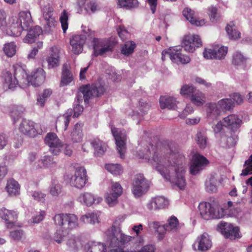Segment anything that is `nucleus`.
<instances>
[{
  "instance_id": "nucleus-21",
  "label": "nucleus",
  "mask_w": 252,
  "mask_h": 252,
  "mask_svg": "<svg viewBox=\"0 0 252 252\" xmlns=\"http://www.w3.org/2000/svg\"><path fill=\"white\" fill-rule=\"evenodd\" d=\"M60 51L57 47H52L50 49L49 55L46 58L49 68L58 67L60 64Z\"/></svg>"
},
{
  "instance_id": "nucleus-36",
  "label": "nucleus",
  "mask_w": 252,
  "mask_h": 252,
  "mask_svg": "<svg viewBox=\"0 0 252 252\" xmlns=\"http://www.w3.org/2000/svg\"><path fill=\"white\" fill-rule=\"evenodd\" d=\"M118 5L126 10H131L138 7L139 2L137 0H118Z\"/></svg>"
},
{
  "instance_id": "nucleus-14",
  "label": "nucleus",
  "mask_w": 252,
  "mask_h": 252,
  "mask_svg": "<svg viewBox=\"0 0 252 252\" xmlns=\"http://www.w3.org/2000/svg\"><path fill=\"white\" fill-rule=\"evenodd\" d=\"M87 180L86 169L84 167H79L76 168L74 175L71 177L70 184L76 188L82 189L86 185Z\"/></svg>"
},
{
  "instance_id": "nucleus-7",
  "label": "nucleus",
  "mask_w": 252,
  "mask_h": 252,
  "mask_svg": "<svg viewBox=\"0 0 252 252\" xmlns=\"http://www.w3.org/2000/svg\"><path fill=\"white\" fill-rule=\"evenodd\" d=\"M19 131L25 135L30 137H35L42 133L43 130L39 124L33 122L23 120L19 127Z\"/></svg>"
},
{
  "instance_id": "nucleus-1",
  "label": "nucleus",
  "mask_w": 252,
  "mask_h": 252,
  "mask_svg": "<svg viewBox=\"0 0 252 252\" xmlns=\"http://www.w3.org/2000/svg\"><path fill=\"white\" fill-rule=\"evenodd\" d=\"M147 148L145 153L139 151L137 157L147 160L167 181L184 189L186 186L183 175L184 156L172 143L159 142L155 146L149 144Z\"/></svg>"
},
{
  "instance_id": "nucleus-46",
  "label": "nucleus",
  "mask_w": 252,
  "mask_h": 252,
  "mask_svg": "<svg viewBox=\"0 0 252 252\" xmlns=\"http://www.w3.org/2000/svg\"><path fill=\"white\" fill-rule=\"evenodd\" d=\"M16 46L13 42L5 44L3 47V51L8 57H13L16 53Z\"/></svg>"
},
{
  "instance_id": "nucleus-22",
  "label": "nucleus",
  "mask_w": 252,
  "mask_h": 252,
  "mask_svg": "<svg viewBox=\"0 0 252 252\" xmlns=\"http://www.w3.org/2000/svg\"><path fill=\"white\" fill-rule=\"evenodd\" d=\"M182 47L175 46L173 47L174 55L172 57V62L176 63L187 64L190 61L189 57L181 53Z\"/></svg>"
},
{
  "instance_id": "nucleus-47",
  "label": "nucleus",
  "mask_w": 252,
  "mask_h": 252,
  "mask_svg": "<svg viewBox=\"0 0 252 252\" xmlns=\"http://www.w3.org/2000/svg\"><path fill=\"white\" fill-rule=\"evenodd\" d=\"M245 167L242 171L241 176H247L252 174V154L250 156L249 158L246 160L244 164Z\"/></svg>"
},
{
  "instance_id": "nucleus-12",
  "label": "nucleus",
  "mask_w": 252,
  "mask_h": 252,
  "mask_svg": "<svg viewBox=\"0 0 252 252\" xmlns=\"http://www.w3.org/2000/svg\"><path fill=\"white\" fill-rule=\"evenodd\" d=\"M182 44L185 50L189 52L193 53L196 48L200 47L202 42L200 36L195 34H188L185 35Z\"/></svg>"
},
{
  "instance_id": "nucleus-61",
  "label": "nucleus",
  "mask_w": 252,
  "mask_h": 252,
  "mask_svg": "<svg viewBox=\"0 0 252 252\" xmlns=\"http://www.w3.org/2000/svg\"><path fill=\"white\" fill-rule=\"evenodd\" d=\"M119 195H116L113 193L108 194L106 197V201L109 206H112L116 204L117 198Z\"/></svg>"
},
{
  "instance_id": "nucleus-6",
  "label": "nucleus",
  "mask_w": 252,
  "mask_h": 252,
  "mask_svg": "<svg viewBox=\"0 0 252 252\" xmlns=\"http://www.w3.org/2000/svg\"><path fill=\"white\" fill-rule=\"evenodd\" d=\"M107 244L111 247H121L131 241L132 237L123 233L121 229L106 234Z\"/></svg>"
},
{
  "instance_id": "nucleus-56",
  "label": "nucleus",
  "mask_w": 252,
  "mask_h": 252,
  "mask_svg": "<svg viewBox=\"0 0 252 252\" xmlns=\"http://www.w3.org/2000/svg\"><path fill=\"white\" fill-rule=\"evenodd\" d=\"M10 237L13 240L19 241L24 237V233L22 229H17L10 232Z\"/></svg>"
},
{
  "instance_id": "nucleus-41",
  "label": "nucleus",
  "mask_w": 252,
  "mask_h": 252,
  "mask_svg": "<svg viewBox=\"0 0 252 252\" xmlns=\"http://www.w3.org/2000/svg\"><path fill=\"white\" fill-rule=\"evenodd\" d=\"M205 95L204 94L199 91L195 92L191 97L190 100L192 103L196 106H201L205 102Z\"/></svg>"
},
{
  "instance_id": "nucleus-35",
  "label": "nucleus",
  "mask_w": 252,
  "mask_h": 252,
  "mask_svg": "<svg viewBox=\"0 0 252 252\" xmlns=\"http://www.w3.org/2000/svg\"><path fill=\"white\" fill-rule=\"evenodd\" d=\"M5 189L9 194L15 195L19 191L20 186L16 181L14 179H10L7 181Z\"/></svg>"
},
{
  "instance_id": "nucleus-9",
  "label": "nucleus",
  "mask_w": 252,
  "mask_h": 252,
  "mask_svg": "<svg viewBox=\"0 0 252 252\" xmlns=\"http://www.w3.org/2000/svg\"><path fill=\"white\" fill-rule=\"evenodd\" d=\"M149 188L148 181L143 175L139 174L134 176L132 184V192L135 197H140L147 191Z\"/></svg>"
},
{
  "instance_id": "nucleus-62",
  "label": "nucleus",
  "mask_w": 252,
  "mask_h": 252,
  "mask_svg": "<svg viewBox=\"0 0 252 252\" xmlns=\"http://www.w3.org/2000/svg\"><path fill=\"white\" fill-rule=\"evenodd\" d=\"M112 190L113 193L120 196L123 192V188L121 185L118 182L113 183Z\"/></svg>"
},
{
  "instance_id": "nucleus-3",
  "label": "nucleus",
  "mask_w": 252,
  "mask_h": 252,
  "mask_svg": "<svg viewBox=\"0 0 252 252\" xmlns=\"http://www.w3.org/2000/svg\"><path fill=\"white\" fill-rule=\"evenodd\" d=\"M32 20L29 11H21L18 17L12 16L8 21V27L14 36H19L23 31L28 30L32 25Z\"/></svg>"
},
{
  "instance_id": "nucleus-15",
  "label": "nucleus",
  "mask_w": 252,
  "mask_h": 252,
  "mask_svg": "<svg viewBox=\"0 0 252 252\" xmlns=\"http://www.w3.org/2000/svg\"><path fill=\"white\" fill-rule=\"evenodd\" d=\"M208 164L209 161L205 157L199 154L194 155L192 157L189 167L190 174L196 175Z\"/></svg>"
},
{
  "instance_id": "nucleus-29",
  "label": "nucleus",
  "mask_w": 252,
  "mask_h": 252,
  "mask_svg": "<svg viewBox=\"0 0 252 252\" xmlns=\"http://www.w3.org/2000/svg\"><path fill=\"white\" fill-rule=\"evenodd\" d=\"M53 9L52 7H48L44 9L43 17L45 21L46 25L49 28V30H51L52 28H54L56 21L53 16Z\"/></svg>"
},
{
  "instance_id": "nucleus-53",
  "label": "nucleus",
  "mask_w": 252,
  "mask_h": 252,
  "mask_svg": "<svg viewBox=\"0 0 252 252\" xmlns=\"http://www.w3.org/2000/svg\"><path fill=\"white\" fill-rule=\"evenodd\" d=\"M246 58L240 52H236L233 54L232 63L234 65H240L246 61Z\"/></svg>"
},
{
  "instance_id": "nucleus-59",
  "label": "nucleus",
  "mask_w": 252,
  "mask_h": 252,
  "mask_svg": "<svg viewBox=\"0 0 252 252\" xmlns=\"http://www.w3.org/2000/svg\"><path fill=\"white\" fill-rule=\"evenodd\" d=\"M228 51L227 47L222 46L218 50H215V59L221 60L226 56Z\"/></svg>"
},
{
  "instance_id": "nucleus-38",
  "label": "nucleus",
  "mask_w": 252,
  "mask_h": 252,
  "mask_svg": "<svg viewBox=\"0 0 252 252\" xmlns=\"http://www.w3.org/2000/svg\"><path fill=\"white\" fill-rule=\"evenodd\" d=\"M125 219V215H120L118 216L113 222L111 227L106 231V234H109L111 232H115L116 231H117L119 229H121L120 226L122 223L124 221Z\"/></svg>"
},
{
  "instance_id": "nucleus-11",
  "label": "nucleus",
  "mask_w": 252,
  "mask_h": 252,
  "mask_svg": "<svg viewBox=\"0 0 252 252\" xmlns=\"http://www.w3.org/2000/svg\"><path fill=\"white\" fill-rule=\"evenodd\" d=\"M44 141L46 144L49 146V151L54 155H58L63 146L57 134L53 132L47 133L45 137Z\"/></svg>"
},
{
  "instance_id": "nucleus-31",
  "label": "nucleus",
  "mask_w": 252,
  "mask_h": 252,
  "mask_svg": "<svg viewBox=\"0 0 252 252\" xmlns=\"http://www.w3.org/2000/svg\"><path fill=\"white\" fill-rule=\"evenodd\" d=\"M3 88L6 90H12L16 87L17 81L12 78V73L6 71L3 73L2 76Z\"/></svg>"
},
{
  "instance_id": "nucleus-26",
  "label": "nucleus",
  "mask_w": 252,
  "mask_h": 252,
  "mask_svg": "<svg viewBox=\"0 0 252 252\" xmlns=\"http://www.w3.org/2000/svg\"><path fill=\"white\" fill-rule=\"evenodd\" d=\"M83 124L82 123H76L70 133V138L74 143L80 142L82 141L83 137L82 129Z\"/></svg>"
},
{
  "instance_id": "nucleus-10",
  "label": "nucleus",
  "mask_w": 252,
  "mask_h": 252,
  "mask_svg": "<svg viewBox=\"0 0 252 252\" xmlns=\"http://www.w3.org/2000/svg\"><path fill=\"white\" fill-rule=\"evenodd\" d=\"M94 55L95 57L102 56L108 52H112L114 45L110 41L106 39L94 38L93 40Z\"/></svg>"
},
{
  "instance_id": "nucleus-49",
  "label": "nucleus",
  "mask_w": 252,
  "mask_h": 252,
  "mask_svg": "<svg viewBox=\"0 0 252 252\" xmlns=\"http://www.w3.org/2000/svg\"><path fill=\"white\" fill-rule=\"evenodd\" d=\"M23 111L24 108L20 106H14L11 108L10 115L11 117L13 118L14 123H16Z\"/></svg>"
},
{
  "instance_id": "nucleus-23",
  "label": "nucleus",
  "mask_w": 252,
  "mask_h": 252,
  "mask_svg": "<svg viewBox=\"0 0 252 252\" xmlns=\"http://www.w3.org/2000/svg\"><path fill=\"white\" fill-rule=\"evenodd\" d=\"M27 31H28V33L23 39L25 43H32L36 42L37 38L42 33V30L38 26H36Z\"/></svg>"
},
{
  "instance_id": "nucleus-55",
  "label": "nucleus",
  "mask_w": 252,
  "mask_h": 252,
  "mask_svg": "<svg viewBox=\"0 0 252 252\" xmlns=\"http://www.w3.org/2000/svg\"><path fill=\"white\" fill-rule=\"evenodd\" d=\"M195 92V89L192 85H185L181 89L180 93L183 95L192 96Z\"/></svg>"
},
{
  "instance_id": "nucleus-25",
  "label": "nucleus",
  "mask_w": 252,
  "mask_h": 252,
  "mask_svg": "<svg viewBox=\"0 0 252 252\" xmlns=\"http://www.w3.org/2000/svg\"><path fill=\"white\" fill-rule=\"evenodd\" d=\"M196 243L197 244L198 250L201 252L209 250L212 246L211 241L208 234L204 233L198 237Z\"/></svg>"
},
{
  "instance_id": "nucleus-19",
  "label": "nucleus",
  "mask_w": 252,
  "mask_h": 252,
  "mask_svg": "<svg viewBox=\"0 0 252 252\" xmlns=\"http://www.w3.org/2000/svg\"><path fill=\"white\" fill-rule=\"evenodd\" d=\"M0 216L6 222L7 227L9 228L14 226L17 219V213L14 210H10L3 207L0 210Z\"/></svg>"
},
{
  "instance_id": "nucleus-52",
  "label": "nucleus",
  "mask_w": 252,
  "mask_h": 252,
  "mask_svg": "<svg viewBox=\"0 0 252 252\" xmlns=\"http://www.w3.org/2000/svg\"><path fill=\"white\" fill-rule=\"evenodd\" d=\"M155 207L158 209H163L168 205V200L162 196H158L154 198Z\"/></svg>"
},
{
  "instance_id": "nucleus-24",
  "label": "nucleus",
  "mask_w": 252,
  "mask_h": 252,
  "mask_svg": "<svg viewBox=\"0 0 252 252\" xmlns=\"http://www.w3.org/2000/svg\"><path fill=\"white\" fill-rule=\"evenodd\" d=\"M14 70V79L17 81V85L26 83L28 82V77L26 71L20 65L15 64L13 65Z\"/></svg>"
},
{
  "instance_id": "nucleus-27",
  "label": "nucleus",
  "mask_w": 252,
  "mask_h": 252,
  "mask_svg": "<svg viewBox=\"0 0 252 252\" xmlns=\"http://www.w3.org/2000/svg\"><path fill=\"white\" fill-rule=\"evenodd\" d=\"M78 200L86 206H91L95 201H96L97 203H99L102 200V198H96L93 194L86 192L80 194L78 197Z\"/></svg>"
},
{
  "instance_id": "nucleus-4",
  "label": "nucleus",
  "mask_w": 252,
  "mask_h": 252,
  "mask_svg": "<svg viewBox=\"0 0 252 252\" xmlns=\"http://www.w3.org/2000/svg\"><path fill=\"white\" fill-rule=\"evenodd\" d=\"M230 98L222 99L219 101L218 104L209 103L207 109L208 116H218L221 110H229L234 106V103L240 104L243 102L242 96L238 93H234L230 96Z\"/></svg>"
},
{
  "instance_id": "nucleus-33",
  "label": "nucleus",
  "mask_w": 252,
  "mask_h": 252,
  "mask_svg": "<svg viewBox=\"0 0 252 252\" xmlns=\"http://www.w3.org/2000/svg\"><path fill=\"white\" fill-rule=\"evenodd\" d=\"M87 252H106V246L103 243L90 242L85 246Z\"/></svg>"
},
{
  "instance_id": "nucleus-63",
  "label": "nucleus",
  "mask_w": 252,
  "mask_h": 252,
  "mask_svg": "<svg viewBox=\"0 0 252 252\" xmlns=\"http://www.w3.org/2000/svg\"><path fill=\"white\" fill-rule=\"evenodd\" d=\"M90 9L93 13L99 10V7L96 2L94 0H91L89 3H87V7L85 8V10L88 11Z\"/></svg>"
},
{
  "instance_id": "nucleus-30",
  "label": "nucleus",
  "mask_w": 252,
  "mask_h": 252,
  "mask_svg": "<svg viewBox=\"0 0 252 252\" xmlns=\"http://www.w3.org/2000/svg\"><path fill=\"white\" fill-rule=\"evenodd\" d=\"M183 16L192 25L201 26L205 24L204 20H198L194 16V12L189 8H186L183 11Z\"/></svg>"
},
{
  "instance_id": "nucleus-17",
  "label": "nucleus",
  "mask_w": 252,
  "mask_h": 252,
  "mask_svg": "<svg viewBox=\"0 0 252 252\" xmlns=\"http://www.w3.org/2000/svg\"><path fill=\"white\" fill-rule=\"evenodd\" d=\"M223 123L224 127L235 132L240 127L242 121L238 115L231 114L223 118Z\"/></svg>"
},
{
  "instance_id": "nucleus-18",
  "label": "nucleus",
  "mask_w": 252,
  "mask_h": 252,
  "mask_svg": "<svg viewBox=\"0 0 252 252\" xmlns=\"http://www.w3.org/2000/svg\"><path fill=\"white\" fill-rule=\"evenodd\" d=\"M45 80V72L41 68H38L32 72L28 77V82L34 87L43 84Z\"/></svg>"
},
{
  "instance_id": "nucleus-48",
  "label": "nucleus",
  "mask_w": 252,
  "mask_h": 252,
  "mask_svg": "<svg viewBox=\"0 0 252 252\" xmlns=\"http://www.w3.org/2000/svg\"><path fill=\"white\" fill-rule=\"evenodd\" d=\"M178 225V219L175 216H171L168 220V223L164 224L163 227L166 231H171L172 229L177 228Z\"/></svg>"
},
{
  "instance_id": "nucleus-34",
  "label": "nucleus",
  "mask_w": 252,
  "mask_h": 252,
  "mask_svg": "<svg viewBox=\"0 0 252 252\" xmlns=\"http://www.w3.org/2000/svg\"><path fill=\"white\" fill-rule=\"evenodd\" d=\"M98 217L97 214L94 212L88 213L82 215L80 220L84 223L94 224L99 222Z\"/></svg>"
},
{
  "instance_id": "nucleus-60",
  "label": "nucleus",
  "mask_w": 252,
  "mask_h": 252,
  "mask_svg": "<svg viewBox=\"0 0 252 252\" xmlns=\"http://www.w3.org/2000/svg\"><path fill=\"white\" fill-rule=\"evenodd\" d=\"M117 32L119 37L123 41L126 40L129 35V33L123 26H120L117 29Z\"/></svg>"
},
{
  "instance_id": "nucleus-54",
  "label": "nucleus",
  "mask_w": 252,
  "mask_h": 252,
  "mask_svg": "<svg viewBox=\"0 0 252 252\" xmlns=\"http://www.w3.org/2000/svg\"><path fill=\"white\" fill-rule=\"evenodd\" d=\"M68 13L65 10H63L60 17V21L63 32L65 33L68 29Z\"/></svg>"
},
{
  "instance_id": "nucleus-58",
  "label": "nucleus",
  "mask_w": 252,
  "mask_h": 252,
  "mask_svg": "<svg viewBox=\"0 0 252 252\" xmlns=\"http://www.w3.org/2000/svg\"><path fill=\"white\" fill-rule=\"evenodd\" d=\"M196 142L200 148L204 149L207 145L206 137L201 132L196 134Z\"/></svg>"
},
{
  "instance_id": "nucleus-40",
  "label": "nucleus",
  "mask_w": 252,
  "mask_h": 252,
  "mask_svg": "<svg viewBox=\"0 0 252 252\" xmlns=\"http://www.w3.org/2000/svg\"><path fill=\"white\" fill-rule=\"evenodd\" d=\"M135 47L136 44L134 42H128L122 45L121 52L125 56H128L133 52Z\"/></svg>"
},
{
  "instance_id": "nucleus-45",
  "label": "nucleus",
  "mask_w": 252,
  "mask_h": 252,
  "mask_svg": "<svg viewBox=\"0 0 252 252\" xmlns=\"http://www.w3.org/2000/svg\"><path fill=\"white\" fill-rule=\"evenodd\" d=\"M71 116L69 115H64L62 118H58L56 122V128L60 126L63 124L62 129L65 131L67 129L68 125L70 123Z\"/></svg>"
},
{
  "instance_id": "nucleus-37",
  "label": "nucleus",
  "mask_w": 252,
  "mask_h": 252,
  "mask_svg": "<svg viewBox=\"0 0 252 252\" xmlns=\"http://www.w3.org/2000/svg\"><path fill=\"white\" fill-rule=\"evenodd\" d=\"M226 31L231 39H238L240 37V32L237 30L233 22H230L226 27Z\"/></svg>"
},
{
  "instance_id": "nucleus-13",
  "label": "nucleus",
  "mask_w": 252,
  "mask_h": 252,
  "mask_svg": "<svg viewBox=\"0 0 252 252\" xmlns=\"http://www.w3.org/2000/svg\"><path fill=\"white\" fill-rule=\"evenodd\" d=\"M111 131L115 138L117 148L121 158H123L126 150V134L125 131H119L116 127H112Z\"/></svg>"
},
{
  "instance_id": "nucleus-8",
  "label": "nucleus",
  "mask_w": 252,
  "mask_h": 252,
  "mask_svg": "<svg viewBox=\"0 0 252 252\" xmlns=\"http://www.w3.org/2000/svg\"><path fill=\"white\" fill-rule=\"evenodd\" d=\"M80 92L83 95L84 102L88 103L92 97H98L103 94L106 89L104 86L99 85L96 86L94 85H86L81 86L79 89Z\"/></svg>"
},
{
  "instance_id": "nucleus-32",
  "label": "nucleus",
  "mask_w": 252,
  "mask_h": 252,
  "mask_svg": "<svg viewBox=\"0 0 252 252\" xmlns=\"http://www.w3.org/2000/svg\"><path fill=\"white\" fill-rule=\"evenodd\" d=\"M160 107L163 109H175L176 106V100L171 96H162L159 98Z\"/></svg>"
},
{
  "instance_id": "nucleus-50",
  "label": "nucleus",
  "mask_w": 252,
  "mask_h": 252,
  "mask_svg": "<svg viewBox=\"0 0 252 252\" xmlns=\"http://www.w3.org/2000/svg\"><path fill=\"white\" fill-rule=\"evenodd\" d=\"M207 13L212 22H217L219 20L220 16L218 13V9L216 7L213 6L209 7Z\"/></svg>"
},
{
  "instance_id": "nucleus-42",
  "label": "nucleus",
  "mask_w": 252,
  "mask_h": 252,
  "mask_svg": "<svg viewBox=\"0 0 252 252\" xmlns=\"http://www.w3.org/2000/svg\"><path fill=\"white\" fill-rule=\"evenodd\" d=\"M53 163V158L51 156H45L34 166L36 168H41L47 167Z\"/></svg>"
},
{
  "instance_id": "nucleus-57",
  "label": "nucleus",
  "mask_w": 252,
  "mask_h": 252,
  "mask_svg": "<svg viewBox=\"0 0 252 252\" xmlns=\"http://www.w3.org/2000/svg\"><path fill=\"white\" fill-rule=\"evenodd\" d=\"M50 193L53 196H57L62 192V186L58 183L54 182L52 183L50 190Z\"/></svg>"
},
{
  "instance_id": "nucleus-28",
  "label": "nucleus",
  "mask_w": 252,
  "mask_h": 252,
  "mask_svg": "<svg viewBox=\"0 0 252 252\" xmlns=\"http://www.w3.org/2000/svg\"><path fill=\"white\" fill-rule=\"evenodd\" d=\"M91 145L94 149V154L95 156L100 157L106 151L107 145L98 139H93L91 142Z\"/></svg>"
},
{
  "instance_id": "nucleus-43",
  "label": "nucleus",
  "mask_w": 252,
  "mask_h": 252,
  "mask_svg": "<svg viewBox=\"0 0 252 252\" xmlns=\"http://www.w3.org/2000/svg\"><path fill=\"white\" fill-rule=\"evenodd\" d=\"M105 168L108 171L116 175L121 174L123 171L122 166L119 164H107L105 165Z\"/></svg>"
},
{
  "instance_id": "nucleus-64",
  "label": "nucleus",
  "mask_w": 252,
  "mask_h": 252,
  "mask_svg": "<svg viewBox=\"0 0 252 252\" xmlns=\"http://www.w3.org/2000/svg\"><path fill=\"white\" fill-rule=\"evenodd\" d=\"M215 50L205 49L203 52L204 57L207 59H215Z\"/></svg>"
},
{
  "instance_id": "nucleus-2",
  "label": "nucleus",
  "mask_w": 252,
  "mask_h": 252,
  "mask_svg": "<svg viewBox=\"0 0 252 252\" xmlns=\"http://www.w3.org/2000/svg\"><path fill=\"white\" fill-rule=\"evenodd\" d=\"M233 206L232 201H228L222 207L217 205H212L210 203L202 202L199 203L198 209L201 216L204 220H209L212 219H220L225 216L232 215L231 208Z\"/></svg>"
},
{
  "instance_id": "nucleus-39",
  "label": "nucleus",
  "mask_w": 252,
  "mask_h": 252,
  "mask_svg": "<svg viewBox=\"0 0 252 252\" xmlns=\"http://www.w3.org/2000/svg\"><path fill=\"white\" fill-rule=\"evenodd\" d=\"M72 80V75L71 72L64 65L62 71V77L61 81V85L64 86L68 85Z\"/></svg>"
},
{
  "instance_id": "nucleus-20",
  "label": "nucleus",
  "mask_w": 252,
  "mask_h": 252,
  "mask_svg": "<svg viewBox=\"0 0 252 252\" xmlns=\"http://www.w3.org/2000/svg\"><path fill=\"white\" fill-rule=\"evenodd\" d=\"M86 36L84 35H75L70 40V44L72 47L71 50L75 54H79L83 49L86 42Z\"/></svg>"
},
{
  "instance_id": "nucleus-51",
  "label": "nucleus",
  "mask_w": 252,
  "mask_h": 252,
  "mask_svg": "<svg viewBox=\"0 0 252 252\" xmlns=\"http://www.w3.org/2000/svg\"><path fill=\"white\" fill-rule=\"evenodd\" d=\"M68 232L69 231L61 227L54 234V240L58 243L60 244L63 241V238L68 234Z\"/></svg>"
},
{
  "instance_id": "nucleus-44",
  "label": "nucleus",
  "mask_w": 252,
  "mask_h": 252,
  "mask_svg": "<svg viewBox=\"0 0 252 252\" xmlns=\"http://www.w3.org/2000/svg\"><path fill=\"white\" fill-rule=\"evenodd\" d=\"M52 91L51 89H45L43 93L39 95L37 98V104L41 107L44 106V104L47 99L51 95Z\"/></svg>"
},
{
  "instance_id": "nucleus-5",
  "label": "nucleus",
  "mask_w": 252,
  "mask_h": 252,
  "mask_svg": "<svg viewBox=\"0 0 252 252\" xmlns=\"http://www.w3.org/2000/svg\"><path fill=\"white\" fill-rule=\"evenodd\" d=\"M53 220L56 224L69 232L79 226L78 217L73 214H56Z\"/></svg>"
},
{
  "instance_id": "nucleus-16",
  "label": "nucleus",
  "mask_w": 252,
  "mask_h": 252,
  "mask_svg": "<svg viewBox=\"0 0 252 252\" xmlns=\"http://www.w3.org/2000/svg\"><path fill=\"white\" fill-rule=\"evenodd\" d=\"M218 226L226 238L235 239L240 237L239 234V229L238 227H234L231 224L222 222H220Z\"/></svg>"
}]
</instances>
